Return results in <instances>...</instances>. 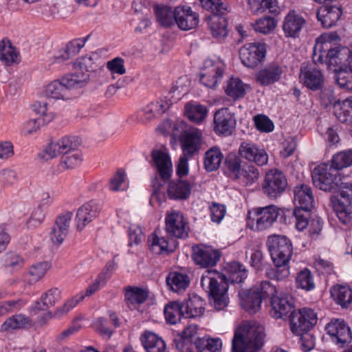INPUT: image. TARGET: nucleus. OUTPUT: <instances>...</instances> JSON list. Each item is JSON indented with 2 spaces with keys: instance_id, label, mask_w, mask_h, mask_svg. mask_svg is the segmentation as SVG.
<instances>
[{
  "instance_id": "nucleus-1",
  "label": "nucleus",
  "mask_w": 352,
  "mask_h": 352,
  "mask_svg": "<svg viewBox=\"0 0 352 352\" xmlns=\"http://www.w3.org/2000/svg\"><path fill=\"white\" fill-rule=\"evenodd\" d=\"M228 273V276H226L217 272L207 270L201 279V287L208 293L211 303L217 310H223L229 302L227 295L228 284L226 281H222L240 283L247 278L245 267L239 262L231 263Z\"/></svg>"
},
{
  "instance_id": "nucleus-2",
  "label": "nucleus",
  "mask_w": 352,
  "mask_h": 352,
  "mask_svg": "<svg viewBox=\"0 0 352 352\" xmlns=\"http://www.w3.org/2000/svg\"><path fill=\"white\" fill-rule=\"evenodd\" d=\"M313 62L315 64H325L330 70L337 71L352 65L351 50L346 47L332 48L330 41L318 38L313 49Z\"/></svg>"
},
{
  "instance_id": "nucleus-3",
  "label": "nucleus",
  "mask_w": 352,
  "mask_h": 352,
  "mask_svg": "<svg viewBox=\"0 0 352 352\" xmlns=\"http://www.w3.org/2000/svg\"><path fill=\"white\" fill-rule=\"evenodd\" d=\"M267 246L275 265L274 276L278 280L289 276V263L293 254L291 241L285 236L272 235L267 241Z\"/></svg>"
},
{
  "instance_id": "nucleus-4",
  "label": "nucleus",
  "mask_w": 352,
  "mask_h": 352,
  "mask_svg": "<svg viewBox=\"0 0 352 352\" xmlns=\"http://www.w3.org/2000/svg\"><path fill=\"white\" fill-rule=\"evenodd\" d=\"M264 327L256 322L242 323L234 333L232 339V352H254L264 343Z\"/></svg>"
},
{
  "instance_id": "nucleus-5",
  "label": "nucleus",
  "mask_w": 352,
  "mask_h": 352,
  "mask_svg": "<svg viewBox=\"0 0 352 352\" xmlns=\"http://www.w3.org/2000/svg\"><path fill=\"white\" fill-rule=\"evenodd\" d=\"M201 6L212 15L206 16L208 28L212 36L219 41L224 39L228 34V21L221 16L228 12V6L221 0H200Z\"/></svg>"
},
{
  "instance_id": "nucleus-6",
  "label": "nucleus",
  "mask_w": 352,
  "mask_h": 352,
  "mask_svg": "<svg viewBox=\"0 0 352 352\" xmlns=\"http://www.w3.org/2000/svg\"><path fill=\"white\" fill-rule=\"evenodd\" d=\"M277 294L276 287L268 280H263L247 292L239 293L243 308L250 314H254L261 309L262 300Z\"/></svg>"
},
{
  "instance_id": "nucleus-7",
  "label": "nucleus",
  "mask_w": 352,
  "mask_h": 352,
  "mask_svg": "<svg viewBox=\"0 0 352 352\" xmlns=\"http://www.w3.org/2000/svg\"><path fill=\"white\" fill-rule=\"evenodd\" d=\"M173 135L179 137L182 151L190 155L199 151L202 143V133L195 127L190 126L183 120H177L173 129Z\"/></svg>"
},
{
  "instance_id": "nucleus-8",
  "label": "nucleus",
  "mask_w": 352,
  "mask_h": 352,
  "mask_svg": "<svg viewBox=\"0 0 352 352\" xmlns=\"http://www.w3.org/2000/svg\"><path fill=\"white\" fill-rule=\"evenodd\" d=\"M314 186L321 190L331 192L340 187L341 179L331 165L320 164L311 173Z\"/></svg>"
},
{
  "instance_id": "nucleus-9",
  "label": "nucleus",
  "mask_w": 352,
  "mask_h": 352,
  "mask_svg": "<svg viewBox=\"0 0 352 352\" xmlns=\"http://www.w3.org/2000/svg\"><path fill=\"white\" fill-rule=\"evenodd\" d=\"M334 210L340 221L344 225L351 221L352 183L341 182Z\"/></svg>"
},
{
  "instance_id": "nucleus-10",
  "label": "nucleus",
  "mask_w": 352,
  "mask_h": 352,
  "mask_svg": "<svg viewBox=\"0 0 352 352\" xmlns=\"http://www.w3.org/2000/svg\"><path fill=\"white\" fill-rule=\"evenodd\" d=\"M99 60V55L96 53H91L78 58L74 63V72L69 74L73 76L74 80H80V82H77L80 87L88 82L90 73L97 69Z\"/></svg>"
},
{
  "instance_id": "nucleus-11",
  "label": "nucleus",
  "mask_w": 352,
  "mask_h": 352,
  "mask_svg": "<svg viewBox=\"0 0 352 352\" xmlns=\"http://www.w3.org/2000/svg\"><path fill=\"white\" fill-rule=\"evenodd\" d=\"M81 142L75 136H64L51 142L44 148L42 157L45 160L56 157L60 155H68L78 149Z\"/></svg>"
},
{
  "instance_id": "nucleus-12",
  "label": "nucleus",
  "mask_w": 352,
  "mask_h": 352,
  "mask_svg": "<svg viewBox=\"0 0 352 352\" xmlns=\"http://www.w3.org/2000/svg\"><path fill=\"white\" fill-rule=\"evenodd\" d=\"M290 329L294 334L308 332L317 322L316 314L311 309L294 310L290 314Z\"/></svg>"
},
{
  "instance_id": "nucleus-13",
  "label": "nucleus",
  "mask_w": 352,
  "mask_h": 352,
  "mask_svg": "<svg viewBox=\"0 0 352 352\" xmlns=\"http://www.w3.org/2000/svg\"><path fill=\"white\" fill-rule=\"evenodd\" d=\"M290 329L294 334L308 332L317 322L316 314L311 309L294 310L290 314Z\"/></svg>"
},
{
  "instance_id": "nucleus-14",
  "label": "nucleus",
  "mask_w": 352,
  "mask_h": 352,
  "mask_svg": "<svg viewBox=\"0 0 352 352\" xmlns=\"http://www.w3.org/2000/svg\"><path fill=\"white\" fill-rule=\"evenodd\" d=\"M77 82L79 80H74L73 76L68 74L61 80H54L48 84L44 91L45 96L55 100L69 99L71 96L70 89L80 87Z\"/></svg>"
},
{
  "instance_id": "nucleus-15",
  "label": "nucleus",
  "mask_w": 352,
  "mask_h": 352,
  "mask_svg": "<svg viewBox=\"0 0 352 352\" xmlns=\"http://www.w3.org/2000/svg\"><path fill=\"white\" fill-rule=\"evenodd\" d=\"M266 46L264 43H248L241 47L239 56L242 63L247 67L254 68L262 63L265 57Z\"/></svg>"
},
{
  "instance_id": "nucleus-16",
  "label": "nucleus",
  "mask_w": 352,
  "mask_h": 352,
  "mask_svg": "<svg viewBox=\"0 0 352 352\" xmlns=\"http://www.w3.org/2000/svg\"><path fill=\"white\" fill-rule=\"evenodd\" d=\"M287 186L284 174L278 169L267 172L263 186V192L269 197L275 198L282 194Z\"/></svg>"
},
{
  "instance_id": "nucleus-17",
  "label": "nucleus",
  "mask_w": 352,
  "mask_h": 352,
  "mask_svg": "<svg viewBox=\"0 0 352 352\" xmlns=\"http://www.w3.org/2000/svg\"><path fill=\"white\" fill-rule=\"evenodd\" d=\"M166 230L170 236L184 239L188 236L189 227L183 214L172 210L166 215Z\"/></svg>"
},
{
  "instance_id": "nucleus-18",
  "label": "nucleus",
  "mask_w": 352,
  "mask_h": 352,
  "mask_svg": "<svg viewBox=\"0 0 352 352\" xmlns=\"http://www.w3.org/2000/svg\"><path fill=\"white\" fill-rule=\"evenodd\" d=\"M316 64L303 63L300 67V82L309 89L316 91L322 89L324 78Z\"/></svg>"
},
{
  "instance_id": "nucleus-19",
  "label": "nucleus",
  "mask_w": 352,
  "mask_h": 352,
  "mask_svg": "<svg viewBox=\"0 0 352 352\" xmlns=\"http://www.w3.org/2000/svg\"><path fill=\"white\" fill-rule=\"evenodd\" d=\"M325 330L332 342L340 347H344L351 341V329L342 319L331 320L326 325Z\"/></svg>"
},
{
  "instance_id": "nucleus-20",
  "label": "nucleus",
  "mask_w": 352,
  "mask_h": 352,
  "mask_svg": "<svg viewBox=\"0 0 352 352\" xmlns=\"http://www.w3.org/2000/svg\"><path fill=\"white\" fill-rule=\"evenodd\" d=\"M293 297L283 292L276 294L271 298L270 315L275 319L287 317L294 311Z\"/></svg>"
},
{
  "instance_id": "nucleus-21",
  "label": "nucleus",
  "mask_w": 352,
  "mask_h": 352,
  "mask_svg": "<svg viewBox=\"0 0 352 352\" xmlns=\"http://www.w3.org/2000/svg\"><path fill=\"white\" fill-rule=\"evenodd\" d=\"M253 211L254 217L252 219L256 221L257 230H264L270 228L280 214L278 208L274 205L256 208Z\"/></svg>"
},
{
  "instance_id": "nucleus-22",
  "label": "nucleus",
  "mask_w": 352,
  "mask_h": 352,
  "mask_svg": "<svg viewBox=\"0 0 352 352\" xmlns=\"http://www.w3.org/2000/svg\"><path fill=\"white\" fill-rule=\"evenodd\" d=\"M239 153L241 158L260 166L267 164L268 162V155L266 151L250 142H241Z\"/></svg>"
},
{
  "instance_id": "nucleus-23",
  "label": "nucleus",
  "mask_w": 352,
  "mask_h": 352,
  "mask_svg": "<svg viewBox=\"0 0 352 352\" xmlns=\"http://www.w3.org/2000/svg\"><path fill=\"white\" fill-rule=\"evenodd\" d=\"M223 74V68L219 63L211 60L205 61L200 74V81L206 87L214 88L221 82Z\"/></svg>"
},
{
  "instance_id": "nucleus-24",
  "label": "nucleus",
  "mask_w": 352,
  "mask_h": 352,
  "mask_svg": "<svg viewBox=\"0 0 352 352\" xmlns=\"http://www.w3.org/2000/svg\"><path fill=\"white\" fill-rule=\"evenodd\" d=\"M307 25L306 20L295 10H290L285 16L283 30L287 38H296Z\"/></svg>"
},
{
  "instance_id": "nucleus-25",
  "label": "nucleus",
  "mask_w": 352,
  "mask_h": 352,
  "mask_svg": "<svg viewBox=\"0 0 352 352\" xmlns=\"http://www.w3.org/2000/svg\"><path fill=\"white\" fill-rule=\"evenodd\" d=\"M192 250L193 261L201 267H210L216 265L221 257L219 251L203 245L193 246Z\"/></svg>"
},
{
  "instance_id": "nucleus-26",
  "label": "nucleus",
  "mask_w": 352,
  "mask_h": 352,
  "mask_svg": "<svg viewBox=\"0 0 352 352\" xmlns=\"http://www.w3.org/2000/svg\"><path fill=\"white\" fill-rule=\"evenodd\" d=\"M72 216V212H66L56 218L50 232V238L54 245L59 246L64 241L69 231Z\"/></svg>"
},
{
  "instance_id": "nucleus-27",
  "label": "nucleus",
  "mask_w": 352,
  "mask_h": 352,
  "mask_svg": "<svg viewBox=\"0 0 352 352\" xmlns=\"http://www.w3.org/2000/svg\"><path fill=\"white\" fill-rule=\"evenodd\" d=\"M331 1L322 2V6L316 13L317 19L325 28H331L340 19L342 11L338 4H331Z\"/></svg>"
},
{
  "instance_id": "nucleus-28",
  "label": "nucleus",
  "mask_w": 352,
  "mask_h": 352,
  "mask_svg": "<svg viewBox=\"0 0 352 352\" xmlns=\"http://www.w3.org/2000/svg\"><path fill=\"white\" fill-rule=\"evenodd\" d=\"M100 205L95 201H89L80 206L75 219L78 230H82L85 226L95 219L100 212Z\"/></svg>"
},
{
  "instance_id": "nucleus-29",
  "label": "nucleus",
  "mask_w": 352,
  "mask_h": 352,
  "mask_svg": "<svg viewBox=\"0 0 352 352\" xmlns=\"http://www.w3.org/2000/svg\"><path fill=\"white\" fill-rule=\"evenodd\" d=\"M175 25L184 31L195 28L199 23V15L188 6H177L175 8Z\"/></svg>"
},
{
  "instance_id": "nucleus-30",
  "label": "nucleus",
  "mask_w": 352,
  "mask_h": 352,
  "mask_svg": "<svg viewBox=\"0 0 352 352\" xmlns=\"http://www.w3.org/2000/svg\"><path fill=\"white\" fill-rule=\"evenodd\" d=\"M236 120L228 109L217 111L214 116V130L216 133L230 135L234 131Z\"/></svg>"
},
{
  "instance_id": "nucleus-31",
  "label": "nucleus",
  "mask_w": 352,
  "mask_h": 352,
  "mask_svg": "<svg viewBox=\"0 0 352 352\" xmlns=\"http://www.w3.org/2000/svg\"><path fill=\"white\" fill-rule=\"evenodd\" d=\"M151 157L161 179L164 181L168 180L173 172V166L169 155L161 149H153L151 152Z\"/></svg>"
},
{
  "instance_id": "nucleus-32",
  "label": "nucleus",
  "mask_w": 352,
  "mask_h": 352,
  "mask_svg": "<svg viewBox=\"0 0 352 352\" xmlns=\"http://www.w3.org/2000/svg\"><path fill=\"white\" fill-rule=\"evenodd\" d=\"M295 208L311 210L314 199L311 188L307 184L296 186L294 190Z\"/></svg>"
},
{
  "instance_id": "nucleus-33",
  "label": "nucleus",
  "mask_w": 352,
  "mask_h": 352,
  "mask_svg": "<svg viewBox=\"0 0 352 352\" xmlns=\"http://www.w3.org/2000/svg\"><path fill=\"white\" fill-rule=\"evenodd\" d=\"M282 74V67L276 63H273L260 70L256 74V80L260 85L267 86L278 81Z\"/></svg>"
},
{
  "instance_id": "nucleus-34",
  "label": "nucleus",
  "mask_w": 352,
  "mask_h": 352,
  "mask_svg": "<svg viewBox=\"0 0 352 352\" xmlns=\"http://www.w3.org/2000/svg\"><path fill=\"white\" fill-rule=\"evenodd\" d=\"M89 37L90 35H87L86 37L74 39L69 42L65 47L60 50L58 54L54 57V63H61L76 55Z\"/></svg>"
},
{
  "instance_id": "nucleus-35",
  "label": "nucleus",
  "mask_w": 352,
  "mask_h": 352,
  "mask_svg": "<svg viewBox=\"0 0 352 352\" xmlns=\"http://www.w3.org/2000/svg\"><path fill=\"white\" fill-rule=\"evenodd\" d=\"M185 318H196L203 315L204 301L197 295L193 294L183 302H181Z\"/></svg>"
},
{
  "instance_id": "nucleus-36",
  "label": "nucleus",
  "mask_w": 352,
  "mask_h": 352,
  "mask_svg": "<svg viewBox=\"0 0 352 352\" xmlns=\"http://www.w3.org/2000/svg\"><path fill=\"white\" fill-rule=\"evenodd\" d=\"M142 344L146 352H164L166 345L157 334L146 331L141 336Z\"/></svg>"
},
{
  "instance_id": "nucleus-37",
  "label": "nucleus",
  "mask_w": 352,
  "mask_h": 352,
  "mask_svg": "<svg viewBox=\"0 0 352 352\" xmlns=\"http://www.w3.org/2000/svg\"><path fill=\"white\" fill-rule=\"evenodd\" d=\"M190 184L181 179L170 182L167 189L168 197L171 199H186L190 196Z\"/></svg>"
},
{
  "instance_id": "nucleus-38",
  "label": "nucleus",
  "mask_w": 352,
  "mask_h": 352,
  "mask_svg": "<svg viewBox=\"0 0 352 352\" xmlns=\"http://www.w3.org/2000/svg\"><path fill=\"white\" fill-rule=\"evenodd\" d=\"M248 85L243 83L239 78H231L224 87L226 94L234 100L243 98L246 93Z\"/></svg>"
},
{
  "instance_id": "nucleus-39",
  "label": "nucleus",
  "mask_w": 352,
  "mask_h": 352,
  "mask_svg": "<svg viewBox=\"0 0 352 352\" xmlns=\"http://www.w3.org/2000/svg\"><path fill=\"white\" fill-rule=\"evenodd\" d=\"M61 298V292L58 288H52L43 293L39 300H37L34 309L46 311Z\"/></svg>"
},
{
  "instance_id": "nucleus-40",
  "label": "nucleus",
  "mask_w": 352,
  "mask_h": 352,
  "mask_svg": "<svg viewBox=\"0 0 352 352\" xmlns=\"http://www.w3.org/2000/svg\"><path fill=\"white\" fill-rule=\"evenodd\" d=\"M333 114L342 123H352V97L341 100L335 105Z\"/></svg>"
},
{
  "instance_id": "nucleus-41",
  "label": "nucleus",
  "mask_w": 352,
  "mask_h": 352,
  "mask_svg": "<svg viewBox=\"0 0 352 352\" xmlns=\"http://www.w3.org/2000/svg\"><path fill=\"white\" fill-rule=\"evenodd\" d=\"M184 110L188 118L197 124L202 122L208 115V109L205 105L192 101L185 105Z\"/></svg>"
},
{
  "instance_id": "nucleus-42",
  "label": "nucleus",
  "mask_w": 352,
  "mask_h": 352,
  "mask_svg": "<svg viewBox=\"0 0 352 352\" xmlns=\"http://www.w3.org/2000/svg\"><path fill=\"white\" fill-rule=\"evenodd\" d=\"M156 18L159 23L165 28L174 26L176 23L175 8L166 6H156L154 7Z\"/></svg>"
},
{
  "instance_id": "nucleus-43",
  "label": "nucleus",
  "mask_w": 352,
  "mask_h": 352,
  "mask_svg": "<svg viewBox=\"0 0 352 352\" xmlns=\"http://www.w3.org/2000/svg\"><path fill=\"white\" fill-rule=\"evenodd\" d=\"M331 296L342 307H347L352 302V289L347 285H336L331 289Z\"/></svg>"
},
{
  "instance_id": "nucleus-44",
  "label": "nucleus",
  "mask_w": 352,
  "mask_h": 352,
  "mask_svg": "<svg viewBox=\"0 0 352 352\" xmlns=\"http://www.w3.org/2000/svg\"><path fill=\"white\" fill-rule=\"evenodd\" d=\"M195 344L198 352H221L222 349V342L218 338H199L196 339Z\"/></svg>"
},
{
  "instance_id": "nucleus-45",
  "label": "nucleus",
  "mask_w": 352,
  "mask_h": 352,
  "mask_svg": "<svg viewBox=\"0 0 352 352\" xmlns=\"http://www.w3.org/2000/svg\"><path fill=\"white\" fill-rule=\"evenodd\" d=\"M167 285L175 292H181L188 287L190 279L186 274L171 272L166 277Z\"/></svg>"
},
{
  "instance_id": "nucleus-46",
  "label": "nucleus",
  "mask_w": 352,
  "mask_h": 352,
  "mask_svg": "<svg viewBox=\"0 0 352 352\" xmlns=\"http://www.w3.org/2000/svg\"><path fill=\"white\" fill-rule=\"evenodd\" d=\"M259 177V171L253 165L248 164L243 166L241 171L235 179L244 186L255 183Z\"/></svg>"
},
{
  "instance_id": "nucleus-47",
  "label": "nucleus",
  "mask_w": 352,
  "mask_h": 352,
  "mask_svg": "<svg viewBox=\"0 0 352 352\" xmlns=\"http://www.w3.org/2000/svg\"><path fill=\"white\" fill-rule=\"evenodd\" d=\"M164 316L166 320L170 324H176L180 320L181 317H184V312L182 303L178 301L172 302L164 307Z\"/></svg>"
},
{
  "instance_id": "nucleus-48",
  "label": "nucleus",
  "mask_w": 352,
  "mask_h": 352,
  "mask_svg": "<svg viewBox=\"0 0 352 352\" xmlns=\"http://www.w3.org/2000/svg\"><path fill=\"white\" fill-rule=\"evenodd\" d=\"M250 10L254 14L261 13L266 10L275 13L278 11L276 0H248Z\"/></svg>"
},
{
  "instance_id": "nucleus-49",
  "label": "nucleus",
  "mask_w": 352,
  "mask_h": 352,
  "mask_svg": "<svg viewBox=\"0 0 352 352\" xmlns=\"http://www.w3.org/2000/svg\"><path fill=\"white\" fill-rule=\"evenodd\" d=\"M223 155L221 151L216 147L208 150L205 155L204 166L207 171L211 172L217 170L221 164Z\"/></svg>"
},
{
  "instance_id": "nucleus-50",
  "label": "nucleus",
  "mask_w": 352,
  "mask_h": 352,
  "mask_svg": "<svg viewBox=\"0 0 352 352\" xmlns=\"http://www.w3.org/2000/svg\"><path fill=\"white\" fill-rule=\"evenodd\" d=\"M148 298V292L137 287H130L126 289L125 299L129 306L143 303Z\"/></svg>"
},
{
  "instance_id": "nucleus-51",
  "label": "nucleus",
  "mask_w": 352,
  "mask_h": 352,
  "mask_svg": "<svg viewBox=\"0 0 352 352\" xmlns=\"http://www.w3.org/2000/svg\"><path fill=\"white\" fill-rule=\"evenodd\" d=\"M18 54L8 40L3 39L0 43V60L10 65L17 60Z\"/></svg>"
},
{
  "instance_id": "nucleus-52",
  "label": "nucleus",
  "mask_w": 352,
  "mask_h": 352,
  "mask_svg": "<svg viewBox=\"0 0 352 352\" xmlns=\"http://www.w3.org/2000/svg\"><path fill=\"white\" fill-rule=\"evenodd\" d=\"M331 166L336 170L352 166V148L334 155L331 159Z\"/></svg>"
},
{
  "instance_id": "nucleus-53",
  "label": "nucleus",
  "mask_w": 352,
  "mask_h": 352,
  "mask_svg": "<svg viewBox=\"0 0 352 352\" xmlns=\"http://www.w3.org/2000/svg\"><path fill=\"white\" fill-rule=\"evenodd\" d=\"M336 81L342 89L352 91V65L333 71Z\"/></svg>"
},
{
  "instance_id": "nucleus-54",
  "label": "nucleus",
  "mask_w": 352,
  "mask_h": 352,
  "mask_svg": "<svg viewBox=\"0 0 352 352\" xmlns=\"http://www.w3.org/2000/svg\"><path fill=\"white\" fill-rule=\"evenodd\" d=\"M30 319L23 315L19 314L10 317L1 325L3 331H8L25 327L30 324Z\"/></svg>"
},
{
  "instance_id": "nucleus-55",
  "label": "nucleus",
  "mask_w": 352,
  "mask_h": 352,
  "mask_svg": "<svg viewBox=\"0 0 352 352\" xmlns=\"http://www.w3.org/2000/svg\"><path fill=\"white\" fill-rule=\"evenodd\" d=\"M296 282L298 287L306 291H310L315 287L314 276L307 268L303 269L297 274Z\"/></svg>"
},
{
  "instance_id": "nucleus-56",
  "label": "nucleus",
  "mask_w": 352,
  "mask_h": 352,
  "mask_svg": "<svg viewBox=\"0 0 352 352\" xmlns=\"http://www.w3.org/2000/svg\"><path fill=\"white\" fill-rule=\"evenodd\" d=\"M2 262L5 267L10 271H17L24 265L23 258L14 252H7L2 258Z\"/></svg>"
},
{
  "instance_id": "nucleus-57",
  "label": "nucleus",
  "mask_w": 352,
  "mask_h": 352,
  "mask_svg": "<svg viewBox=\"0 0 352 352\" xmlns=\"http://www.w3.org/2000/svg\"><path fill=\"white\" fill-rule=\"evenodd\" d=\"M256 32L267 34L272 32L276 27V21L272 16H263L258 19L253 25Z\"/></svg>"
},
{
  "instance_id": "nucleus-58",
  "label": "nucleus",
  "mask_w": 352,
  "mask_h": 352,
  "mask_svg": "<svg viewBox=\"0 0 352 352\" xmlns=\"http://www.w3.org/2000/svg\"><path fill=\"white\" fill-rule=\"evenodd\" d=\"M33 109L37 114L43 117V120L45 122H49L54 118V113L49 107V104L46 100L43 99L36 101L33 104Z\"/></svg>"
},
{
  "instance_id": "nucleus-59",
  "label": "nucleus",
  "mask_w": 352,
  "mask_h": 352,
  "mask_svg": "<svg viewBox=\"0 0 352 352\" xmlns=\"http://www.w3.org/2000/svg\"><path fill=\"white\" fill-rule=\"evenodd\" d=\"M311 210L295 208L293 212L295 225L298 230L302 231L309 225Z\"/></svg>"
},
{
  "instance_id": "nucleus-60",
  "label": "nucleus",
  "mask_w": 352,
  "mask_h": 352,
  "mask_svg": "<svg viewBox=\"0 0 352 352\" xmlns=\"http://www.w3.org/2000/svg\"><path fill=\"white\" fill-rule=\"evenodd\" d=\"M50 269V264L47 262H41L32 265L28 271L30 276V280L37 282L43 278L47 271Z\"/></svg>"
},
{
  "instance_id": "nucleus-61",
  "label": "nucleus",
  "mask_w": 352,
  "mask_h": 352,
  "mask_svg": "<svg viewBox=\"0 0 352 352\" xmlns=\"http://www.w3.org/2000/svg\"><path fill=\"white\" fill-rule=\"evenodd\" d=\"M128 184L126 182V174L124 170H118L116 173L111 178L109 182V189L116 192L124 190L127 188Z\"/></svg>"
},
{
  "instance_id": "nucleus-62",
  "label": "nucleus",
  "mask_w": 352,
  "mask_h": 352,
  "mask_svg": "<svg viewBox=\"0 0 352 352\" xmlns=\"http://www.w3.org/2000/svg\"><path fill=\"white\" fill-rule=\"evenodd\" d=\"M148 242L151 250L155 253L160 254L167 250L168 241L164 237H159L156 232L149 236Z\"/></svg>"
},
{
  "instance_id": "nucleus-63",
  "label": "nucleus",
  "mask_w": 352,
  "mask_h": 352,
  "mask_svg": "<svg viewBox=\"0 0 352 352\" xmlns=\"http://www.w3.org/2000/svg\"><path fill=\"white\" fill-rule=\"evenodd\" d=\"M320 98L321 104L326 109L332 107L333 109L335 108V105L341 101L337 98L333 89L331 87L322 89L320 92Z\"/></svg>"
},
{
  "instance_id": "nucleus-64",
  "label": "nucleus",
  "mask_w": 352,
  "mask_h": 352,
  "mask_svg": "<svg viewBox=\"0 0 352 352\" xmlns=\"http://www.w3.org/2000/svg\"><path fill=\"white\" fill-rule=\"evenodd\" d=\"M173 101L168 96L160 98L148 104L149 107L153 109V111L158 116L164 113L172 105Z\"/></svg>"
}]
</instances>
